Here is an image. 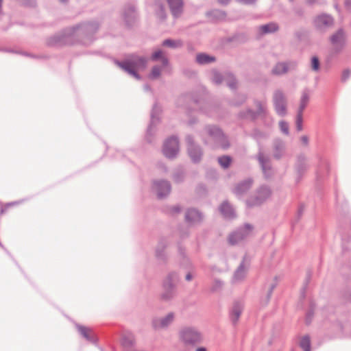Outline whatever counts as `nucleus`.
Here are the masks:
<instances>
[{"label":"nucleus","mask_w":351,"mask_h":351,"mask_svg":"<svg viewBox=\"0 0 351 351\" xmlns=\"http://www.w3.org/2000/svg\"><path fill=\"white\" fill-rule=\"evenodd\" d=\"M199 136L203 143L212 149L226 150L230 147L228 136L217 125H206L199 132Z\"/></svg>","instance_id":"obj_1"},{"label":"nucleus","mask_w":351,"mask_h":351,"mask_svg":"<svg viewBox=\"0 0 351 351\" xmlns=\"http://www.w3.org/2000/svg\"><path fill=\"white\" fill-rule=\"evenodd\" d=\"M113 62L115 65L123 71L135 79L140 80H141V76L138 73L137 71L144 70L147 67L148 58L136 53H132L125 55L123 60L114 59Z\"/></svg>","instance_id":"obj_2"},{"label":"nucleus","mask_w":351,"mask_h":351,"mask_svg":"<svg viewBox=\"0 0 351 351\" xmlns=\"http://www.w3.org/2000/svg\"><path fill=\"white\" fill-rule=\"evenodd\" d=\"M99 28L96 21H86L71 27L74 29L73 36L76 43L88 46L95 40V34Z\"/></svg>","instance_id":"obj_3"},{"label":"nucleus","mask_w":351,"mask_h":351,"mask_svg":"<svg viewBox=\"0 0 351 351\" xmlns=\"http://www.w3.org/2000/svg\"><path fill=\"white\" fill-rule=\"evenodd\" d=\"M179 340L186 347H195L203 341L202 332L194 326H185L178 332Z\"/></svg>","instance_id":"obj_4"},{"label":"nucleus","mask_w":351,"mask_h":351,"mask_svg":"<svg viewBox=\"0 0 351 351\" xmlns=\"http://www.w3.org/2000/svg\"><path fill=\"white\" fill-rule=\"evenodd\" d=\"M73 32L74 29H72L71 27L66 28L61 32L49 37L47 40V45L49 47L73 45L76 43Z\"/></svg>","instance_id":"obj_5"},{"label":"nucleus","mask_w":351,"mask_h":351,"mask_svg":"<svg viewBox=\"0 0 351 351\" xmlns=\"http://www.w3.org/2000/svg\"><path fill=\"white\" fill-rule=\"evenodd\" d=\"M179 280L176 272H170L162 284V292L160 299L164 302L171 301L176 295V287L175 283Z\"/></svg>","instance_id":"obj_6"},{"label":"nucleus","mask_w":351,"mask_h":351,"mask_svg":"<svg viewBox=\"0 0 351 351\" xmlns=\"http://www.w3.org/2000/svg\"><path fill=\"white\" fill-rule=\"evenodd\" d=\"M271 191L269 186L267 185H262L256 191L254 196L249 197L245 204L247 207L252 208L261 205L266 201L271 195Z\"/></svg>","instance_id":"obj_7"},{"label":"nucleus","mask_w":351,"mask_h":351,"mask_svg":"<svg viewBox=\"0 0 351 351\" xmlns=\"http://www.w3.org/2000/svg\"><path fill=\"white\" fill-rule=\"evenodd\" d=\"M188 154L193 163H199L203 156V150L197 144L191 134H187L185 138Z\"/></svg>","instance_id":"obj_8"},{"label":"nucleus","mask_w":351,"mask_h":351,"mask_svg":"<svg viewBox=\"0 0 351 351\" xmlns=\"http://www.w3.org/2000/svg\"><path fill=\"white\" fill-rule=\"evenodd\" d=\"M161 112V108L158 106V104L156 102L151 112V120L150 123L147 127L145 138L148 143H152L154 139V135L156 132V127L157 124L160 121L159 114Z\"/></svg>","instance_id":"obj_9"},{"label":"nucleus","mask_w":351,"mask_h":351,"mask_svg":"<svg viewBox=\"0 0 351 351\" xmlns=\"http://www.w3.org/2000/svg\"><path fill=\"white\" fill-rule=\"evenodd\" d=\"M273 105L276 112L280 117L287 114V98L282 90L277 89L273 94Z\"/></svg>","instance_id":"obj_10"},{"label":"nucleus","mask_w":351,"mask_h":351,"mask_svg":"<svg viewBox=\"0 0 351 351\" xmlns=\"http://www.w3.org/2000/svg\"><path fill=\"white\" fill-rule=\"evenodd\" d=\"M180 150L179 140L178 136H172L168 138L163 144V154L168 158H175Z\"/></svg>","instance_id":"obj_11"},{"label":"nucleus","mask_w":351,"mask_h":351,"mask_svg":"<svg viewBox=\"0 0 351 351\" xmlns=\"http://www.w3.org/2000/svg\"><path fill=\"white\" fill-rule=\"evenodd\" d=\"M259 144V150L255 158L258 160L262 171L266 178H269L273 175V169L271 165L270 158L265 156L262 151L261 145Z\"/></svg>","instance_id":"obj_12"},{"label":"nucleus","mask_w":351,"mask_h":351,"mask_svg":"<svg viewBox=\"0 0 351 351\" xmlns=\"http://www.w3.org/2000/svg\"><path fill=\"white\" fill-rule=\"evenodd\" d=\"M253 226L249 223H245L243 227L238 228L236 231L231 233L228 237L229 243L235 245L247 238L252 232Z\"/></svg>","instance_id":"obj_13"},{"label":"nucleus","mask_w":351,"mask_h":351,"mask_svg":"<svg viewBox=\"0 0 351 351\" xmlns=\"http://www.w3.org/2000/svg\"><path fill=\"white\" fill-rule=\"evenodd\" d=\"M152 189L156 193L158 199H163L169 195L171 191V185L166 180H154L153 181Z\"/></svg>","instance_id":"obj_14"},{"label":"nucleus","mask_w":351,"mask_h":351,"mask_svg":"<svg viewBox=\"0 0 351 351\" xmlns=\"http://www.w3.org/2000/svg\"><path fill=\"white\" fill-rule=\"evenodd\" d=\"M313 23L317 30L324 32L334 25V19L331 15L323 13L317 16Z\"/></svg>","instance_id":"obj_15"},{"label":"nucleus","mask_w":351,"mask_h":351,"mask_svg":"<svg viewBox=\"0 0 351 351\" xmlns=\"http://www.w3.org/2000/svg\"><path fill=\"white\" fill-rule=\"evenodd\" d=\"M176 314L169 312L162 317H154L152 321V327L155 330L167 329L175 320Z\"/></svg>","instance_id":"obj_16"},{"label":"nucleus","mask_w":351,"mask_h":351,"mask_svg":"<svg viewBox=\"0 0 351 351\" xmlns=\"http://www.w3.org/2000/svg\"><path fill=\"white\" fill-rule=\"evenodd\" d=\"M330 42L334 46L335 51H341L346 43V33L343 28H339L330 37Z\"/></svg>","instance_id":"obj_17"},{"label":"nucleus","mask_w":351,"mask_h":351,"mask_svg":"<svg viewBox=\"0 0 351 351\" xmlns=\"http://www.w3.org/2000/svg\"><path fill=\"white\" fill-rule=\"evenodd\" d=\"M297 66L298 62L296 60L279 62L273 67L271 73L275 75H282L289 71L295 70Z\"/></svg>","instance_id":"obj_18"},{"label":"nucleus","mask_w":351,"mask_h":351,"mask_svg":"<svg viewBox=\"0 0 351 351\" xmlns=\"http://www.w3.org/2000/svg\"><path fill=\"white\" fill-rule=\"evenodd\" d=\"M138 19V13L134 5H127L125 6L123 12V19L125 25L130 28L132 27Z\"/></svg>","instance_id":"obj_19"},{"label":"nucleus","mask_w":351,"mask_h":351,"mask_svg":"<svg viewBox=\"0 0 351 351\" xmlns=\"http://www.w3.org/2000/svg\"><path fill=\"white\" fill-rule=\"evenodd\" d=\"M307 163V158L303 154H300L297 156L295 169L296 171V182H300L304 174L306 173L308 168Z\"/></svg>","instance_id":"obj_20"},{"label":"nucleus","mask_w":351,"mask_h":351,"mask_svg":"<svg viewBox=\"0 0 351 351\" xmlns=\"http://www.w3.org/2000/svg\"><path fill=\"white\" fill-rule=\"evenodd\" d=\"M254 180L251 178H246L239 182L233 189V193L239 198L242 197L251 189Z\"/></svg>","instance_id":"obj_21"},{"label":"nucleus","mask_w":351,"mask_h":351,"mask_svg":"<svg viewBox=\"0 0 351 351\" xmlns=\"http://www.w3.org/2000/svg\"><path fill=\"white\" fill-rule=\"evenodd\" d=\"M286 152V144L280 138H275L273 141V157L276 160L281 159Z\"/></svg>","instance_id":"obj_22"},{"label":"nucleus","mask_w":351,"mask_h":351,"mask_svg":"<svg viewBox=\"0 0 351 351\" xmlns=\"http://www.w3.org/2000/svg\"><path fill=\"white\" fill-rule=\"evenodd\" d=\"M75 327L79 334L87 341L92 343H96L97 342L98 339L91 328L79 324H76Z\"/></svg>","instance_id":"obj_23"},{"label":"nucleus","mask_w":351,"mask_h":351,"mask_svg":"<svg viewBox=\"0 0 351 351\" xmlns=\"http://www.w3.org/2000/svg\"><path fill=\"white\" fill-rule=\"evenodd\" d=\"M172 16L177 19L181 16L184 10L183 0H167Z\"/></svg>","instance_id":"obj_24"},{"label":"nucleus","mask_w":351,"mask_h":351,"mask_svg":"<svg viewBox=\"0 0 351 351\" xmlns=\"http://www.w3.org/2000/svg\"><path fill=\"white\" fill-rule=\"evenodd\" d=\"M243 304L241 301H235L233 304L232 307L230 310L229 317L232 323L235 325L241 315L243 311Z\"/></svg>","instance_id":"obj_25"},{"label":"nucleus","mask_w":351,"mask_h":351,"mask_svg":"<svg viewBox=\"0 0 351 351\" xmlns=\"http://www.w3.org/2000/svg\"><path fill=\"white\" fill-rule=\"evenodd\" d=\"M247 255L244 256L240 265L236 269L232 277V282H237L244 279L246 274L247 266L245 262L247 261Z\"/></svg>","instance_id":"obj_26"},{"label":"nucleus","mask_w":351,"mask_h":351,"mask_svg":"<svg viewBox=\"0 0 351 351\" xmlns=\"http://www.w3.org/2000/svg\"><path fill=\"white\" fill-rule=\"evenodd\" d=\"M202 213L195 208H189L185 213V220L186 222L193 224L199 223L202 220Z\"/></svg>","instance_id":"obj_27"},{"label":"nucleus","mask_w":351,"mask_h":351,"mask_svg":"<svg viewBox=\"0 0 351 351\" xmlns=\"http://www.w3.org/2000/svg\"><path fill=\"white\" fill-rule=\"evenodd\" d=\"M168 243H169L165 238H162L158 241L155 251L156 257L158 261L165 262L167 260L165 250L167 247Z\"/></svg>","instance_id":"obj_28"},{"label":"nucleus","mask_w":351,"mask_h":351,"mask_svg":"<svg viewBox=\"0 0 351 351\" xmlns=\"http://www.w3.org/2000/svg\"><path fill=\"white\" fill-rule=\"evenodd\" d=\"M219 210L226 219H232L236 217L234 208L228 201H223L220 205Z\"/></svg>","instance_id":"obj_29"},{"label":"nucleus","mask_w":351,"mask_h":351,"mask_svg":"<svg viewBox=\"0 0 351 351\" xmlns=\"http://www.w3.org/2000/svg\"><path fill=\"white\" fill-rule=\"evenodd\" d=\"M311 90L308 88H305L301 93L299 107L297 112L303 113L310 101Z\"/></svg>","instance_id":"obj_30"},{"label":"nucleus","mask_w":351,"mask_h":351,"mask_svg":"<svg viewBox=\"0 0 351 351\" xmlns=\"http://www.w3.org/2000/svg\"><path fill=\"white\" fill-rule=\"evenodd\" d=\"M330 169L328 162L323 157L319 156V164L316 171L317 178L321 179L324 173H328Z\"/></svg>","instance_id":"obj_31"},{"label":"nucleus","mask_w":351,"mask_h":351,"mask_svg":"<svg viewBox=\"0 0 351 351\" xmlns=\"http://www.w3.org/2000/svg\"><path fill=\"white\" fill-rule=\"evenodd\" d=\"M216 58L206 53H198L195 57V62L199 65H206L215 62Z\"/></svg>","instance_id":"obj_32"},{"label":"nucleus","mask_w":351,"mask_h":351,"mask_svg":"<svg viewBox=\"0 0 351 351\" xmlns=\"http://www.w3.org/2000/svg\"><path fill=\"white\" fill-rule=\"evenodd\" d=\"M206 16L213 22L224 21L226 18L225 11L215 9L206 12Z\"/></svg>","instance_id":"obj_33"},{"label":"nucleus","mask_w":351,"mask_h":351,"mask_svg":"<svg viewBox=\"0 0 351 351\" xmlns=\"http://www.w3.org/2000/svg\"><path fill=\"white\" fill-rule=\"evenodd\" d=\"M162 1L163 0H154L155 13L160 19L165 20L167 14Z\"/></svg>","instance_id":"obj_34"},{"label":"nucleus","mask_w":351,"mask_h":351,"mask_svg":"<svg viewBox=\"0 0 351 351\" xmlns=\"http://www.w3.org/2000/svg\"><path fill=\"white\" fill-rule=\"evenodd\" d=\"M279 29L278 25L276 23H269L259 27L260 32L262 34H272Z\"/></svg>","instance_id":"obj_35"},{"label":"nucleus","mask_w":351,"mask_h":351,"mask_svg":"<svg viewBox=\"0 0 351 351\" xmlns=\"http://www.w3.org/2000/svg\"><path fill=\"white\" fill-rule=\"evenodd\" d=\"M238 117L241 119H250L251 121H255L257 119L255 111L251 108L240 111L238 114Z\"/></svg>","instance_id":"obj_36"},{"label":"nucleus","mask_w":351,"mask_h":351,"mask_svg":"<svg viewBox=\"0 0 351 351\" xmlns=\"http://www.w3.org/2000/svg\"><path fill=\"white\" fill-rule=\"evenodd\" d=\"M185 171L182 167H178L174 169L173 173V180L176 183H182L185 178Z\"/></svg>","instance_id":"obj_37"},{"label":"nucleus","mask_w":351,"mask_h":351,"mask_svg":"<svg viewBox=\"0 0 351 351\" xmlns=\"http://www.w3.org/2000/svg\"><path fill=\"white\" fill-rule=\"evenodd\" d=\"M217 108L210 103H205L204 106H200L199 108V110L200 112L208 116V117H214V110H215Z\"/></svg>","instance_id":"obj_38"},{"label":"nucleus","mask_w":351,"mask_h":351,"mask_svg":"<svg viewBox=\"0 0 351 351\" xmlns=\"http://www.w3.org/2000/svg\"><path fill=\"white\" fill-rule=\"evenodd\" d=\"M162 45L163 47H167L171 49H177L182 47L183 43L181 40H173L171 38H167L162 41Z\"/></svg>","instance_id":"obj_39"},{"label":"nucleus","mask_w":351,"mask_h":351,"mask_svg":"<svg viewBox=\"0 0 351 351\" xmlns=\"http://www.w3.org/2000/svg\"><path fill=\"white\" fill-rule=\"evenodd\" d=\"M299 346L304 351H311V344L309 335H306L302 337L300 341Z\"/></svg>","instance_id":"obj_40"},{"label":"nucleus","mask_w":351,"mask_h":351,"mask_svg":"<svg viewBox=\"0 0 351 351\" xmlns=\"http://www.w3.org/2000/svg\"><path fill=\"white\" fill-rule=\"evenodd\" d=\"M210 80L215 84L219 85L223 80V76L217 69H213Z\"/></svg>","instance_id":"obj_41"},{"label":"nucleus","mask_w":351,"mask_h":351,"mask_svg":"<svg viewBox=\"0 0 351 351\" xmlns=\"http://www.w3.org/2000/svg\"><path fill=\"white\" fill-rule=\"evenodd\" d=\"M254 104L256 105L257 110L255 113L258 117H265L267 114L266 107L263 106V103L258 100H254Z\"/></svg>","instance_id":"obj_42"},{"label":"nucleus","mask_w":351,"mask_h":351,"mask_svg":"<svg viewBox=\"0 0 351 351\" xmlns=\"http://www.w3.org/2000/svg\"><path fill=\"white\" fill-rule=\"evenodd\" d=\"M254 104L256 105L257 110L255 113L258 117H265L267 114L266 107L263 106V103L258 100H254Z\"/></svg>","instance_id":"obj_43"},{"label":"nucleus","mask_w":351,"mask_h":351,"mask_svg":"<svg viewBox=\"0 0 351 351\" xmlns=\"http://www.w3.org/2000/svg\"><path fill=\"white\" fill-rule=\"evenodd\" d=\"M231 162L232 158L229 156H222L218 158V162L223 169L228 168Z\"/></svg>","instance_id":"obj_44"},{"label":"nucleus","mask_w":351,"mask_h":351,"mask_svg":"<svg viewBox=\"0 0 351 351\" xmlns=\"http://www.w3.org/2000/svg\"><path fill=\"white\" fill-rule=\"evenodd\" d=\"M161 73V67L158 65H155L152 67L150 73L149 74V78L150 80H155L160 77Z\"/></svg>","instance_id":"obj_45"},{"label":"nucleus","mask_w":351,"mask_h":351,"mask_svg":"<svg viewBox=\"0 0 351 351\" xmlns=\"http://www.w3.org/2000/svg\"><path fill=\"white\" fill-rule=\"evenodd\" d=\"M250 136L257 141H259L261 139L265 138L266 137L265 134L258 128H254L252 130Z\"/></svg>","instance_id":"obj_46"},{"label":"nucleus","mask_w":351,"mask_h":351,"mask_svg":"<svg viewBox=\"0 0 351 351\" xmlns=\"http://www.w3.org/2000/svg\"><path fill=\"white\" fill-rule=\"evenodd\" d=\"M276 284L273 283L269 286V290L267 291V295L265 299L261 300V304L263 305H266L268 304L269 301L270 300L271 296L272 295L274 289L276 288Z\"/></svg>","instance_id":"obj_47"},{"label":"nucleus","mask_w":351,"mask_h":351,"mask_svg":"<svg viewBox=\"0 0 351 351\" xmlns=\"http://www.w3.org/2000/svg\"><path fill=\"white\" fill-rule=\"evenodd\" d=\"M303 113L297 112L295 119V128L298 132H300L303 129Z\"/></svg>","instance_id":"obj_48"},{"label":"nucleus","mask_w":351,"mask_h":351,"mask_svg":"<svg viewBox=\"0 0 351 351\" xmlns=\"http://www.w3.org/2000/svg\"><path fill=\"white\" fill-rule=\"evenodd\" d=\"M311 67L313 71H318L320 69V62L317 56H313L311 59Z\"/></svg>","instance_id":"obj_49"},{"label":"nucleus","mask_w":351,"mask_h":351,"mask_svg":"<svg viewBox=\"0 0 351 351\" xmlns=\"http://www.w3.org/2000/svg\"><path fill=\"white\" fill-rule=\"evenodd\" d=\"M314 315V304L311 303L310 309L308 311L306 315V324H310Z\"/></svg>","instance_id":"obj_50"},{"label":"nucleus","mask_w":351,"mask_h":351,"mask_svg":"<svg viewBox=\"0 0 351 351\" xmlns=\"http://www.w3.org/2000/svg\"><path fill=\"white\" fill-rule=\"evenodd\" d=\"M223 286V282L219 279H215L213 281V285L211 287V291L213 292L218 291L221 289Z\"/></svg>","instance_id":"obj_51"},{"label":"nucleus","mask_w":351,"mask_h":351,"mask_svg":"<svg viewBox=\"0 0 351 351\" xmlns=\"http://www.w3.org/2000/svg\"><path fill=\"white\" fill-rule=\"evenodd\" d=\"M121 344L125 348H131L134 345L133 339L128 336H124L121 339Z\"/></svg>","instance_id":"obj_52"},{"label":"nucleus","mask_w":351,"mask_h":351,"mask_svg":"<svg viewBox=\"0 0 351 351\" xmlns=\"http://www.w3.org/2000/svg\"><path fill=\"white\" fill-rule=\"evenodd\" d=\"M311 278V271H308L307 272V276H306V280H305V282H304V287H303V288L301 290V298L302 299H304L305 298L306 289L307 286H308V285L309 283Z\"/></svg>","instance_id":"obj_53"},{"label":"nucleus","mask_w":351,"mask_h":351,"mask_svg":"<svg viewBox=\"0 0 351 351\" xmlns=\"http://www.w3.org/2000/svg\"><path fill=\"white\" fill-rule=\"evenodd\" d=\"M279 127L280 129V131L285 135H288L289 134V124L285 121H280L279 122Z\"/></svg>","instance_id":"obj_54"},{"label":"nucleus","mask_w":351,"mask_h":351,"mask_svg":"<svg viewBox=\"0 0 351 351\" xmlns=\"http://www.w3.org/2000/svg\"><path fill=\"white\" fill-rule=\"evenodd\" d=\"M227 86L232 90L237 88V80L232 75H230V78L227 81Z\"/></svg>","instance_id":"obj_55"},{"label":"nucleus","mask_w":351,"mask_h":351,"mask_svg":"<svg viewBox=\"0 0 351 351\" xmlns=\"http://www.w3.org/2000/svg\"><path fill=\"white\" fill-rule=\"evenodd\" d=\"M246 99H247L246 95H242L239 96L238 100L232 101L231 102V104L234 106H239L242 105L243 103H245Z\"/></svg>","instance_id":"obj_56"},{"label":"nucleus","mask_w":351,"mask_h":351,"mask_svg":"<svg viewBox=\"0 0 351 351\" xmlns=\"http://www.w3.org/2000/svg\"><path fill=\"white\" fill-rule=\"evenodd\" d=\"M163 57L164 56L162 50L159 49L152 54L151 60L156 62L158 60H161Z\"/></svg>","instance_id":"obj_57"},{"label":"nucleus","mask_w":351,"mask_h":351,"mask_svg":"<svg viewBox=\"0 0 351 351\" xmlns=\"http://www.w3.org/2000/svg\"><path fill=\"white\" fill-rule=\"evenodd\" d=\"M341 240H342V252L343 254H345L346 252L348 250L346 244L350 241L349 237H346L343 233L341 234Z\"/></svg>","instance_id":"obj_58"},{"label":"nucleus","mask_w":351,"mask_h":351,"mask_svg":"<svg viewBox=\"0 0 351 351\" xmlns=\"http://www.w3.org/2000/svg\"><path fill=\"white\" fill-rule=\"evenodd\" d=\"M351 75V71L349 69H346L343 71L341 74V82H346L350 77Z\"/></svg>","instance_id":"obj_59"},{"label":"nucleus","mask_w":351,"mask_h":351,"mask_svg":"<svg viewBox=\"0 0 351 351\" xmlns=\"http://www.w3.org/2000/svg\"><path fill=\"white\" fill-rule=\"evenodd\" d=\"M181 211V207L179 205L173 206L169 208V212L171 215L179 213Z\"/></svg>","instance_id":"obj_60"},{"label":"nucleus","mask_w":351,"mask_h":351,"mask_svg":"<svg viewBox=\"0 0 351 351\" xmlns=\"http://www.w3.org/2000/svg\"><path fill=\"white\" fill-rule=\"evenodd\" d=\"M238 2L245 5H252L256 3L257 0H237Z\"/></svg>","instance_id":"obj_61"},{"label":"nucleus","mask_w":351,"mask_h":351,"mask_svg":"<svg viewBox=\"0 0 351 351\" xmlns=\"http://www.w3.org/2000/svg\"><path fill=\"white\" fill-rule=\"evenodd\" d=\"M304 210V207L303 205H301L298 208L297 221H298L300 219V218L301 217V216L303 214Z\"/></svg>","instance_id":"obj_62"},{"label":"nucleus","mask_w":351,"mask_h":351,"mask_svg":"<svg viewBox=\"0 0 351 351\" xmlns=\"http://www.w3.org/2000/svg\"><path fill=\"white\" fill-rule=\"evenodd\" d=\"M198 120L197 118L195 117H192L191 119H189V120L188 121L187 123L189 126H192L193 125L195 124L196 123H197Z\"/></svg>","instance_id":"obj_63"},{"label":"nucleus","mask_w":351,"mask_h":351,"mask_svg":"<svg viewBox=\"0 0 351 351\" xmlns=\"http://www.w3.org/2000/svg\"><path fill=\"white\" fill-rule=\"evenodd\" d=\"M345 7L349 12H351V0L345 1Z\"/></svg>","instance_id":"obj_64"}]
</instances>
